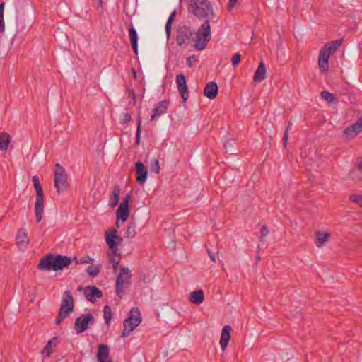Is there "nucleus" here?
I'll return each mask as SVG.
<instances>
[{"instance_id": "nucleus-23", "label": "nucleus", "mask_w": 362, "mask_h": 362, "mask_svg": "<svg viewBox=\"0 0 362 362\" xmlns=\"http://www.w3.org/2000/svg\"><path fill=\"white\" fill-rule=\"evenodd\" d=\"M129 41L132 48L136 54H138V34L132 23L129 28Z\"/></svg>"}, {"instance_id": "nucleus-32", "label": "nucleus", "mask_w": 362, "mask_h": 362, "mask_svg": "<svg viewBox=\"0 0 362 362\" xmlns=\"http://www.w3.org/2000/svg\"><path fill=\"white\" fill-rule=\"evenodd\" d=\"M321 98L326 100L328 103L337 104L338 99L333 93H331L327 90H322L320 93Z\"/></svg>"}, {"instance_id": "nucleus-49", "label": "nucleus", "mask_w": 362, "mask_h": 362, "mask_svg": "<svg viewBox=\"0 0 362 362\" xmlns=\"http://www.w3.org/2000/svg\"><path fill=\"white\" fill-rule=\"evenodd\" d=\"M171 25H172V23H170V21H167L166 24H165V32H166L168 37H169L170 33H171Z\"/></svg>"}, {"instance_id": "nucleus-51", "label": "nucleus", "mask_w": 362, "mask_h": 362, "mask_svg": "<svg viewBox=\"0 0 362 362\" xmlns=\"http://www.w3.org/2000/svg\"><path fill=\"white\" fill-rule=\"evenodd\" d=\"M128 94H129V96L132 98V100L133 101V103L134 104L136 103V95H135L134 90L133 89L128 90Z\"/></svg>"}, {"instance_id": "nucleus-33", "label": "nucleus", "mask_w": 362, "mask_h": 362, "mask_svg": "<svg viewBox=\"0 0 362 362\" xmlns=\"http://www.w3.org/2000/svg\"><path fill=\"white\" fill-rule=\"evenodd\" d=\"M136 233V223L134 218L132 217L126 230V238H132L135 236Z\"/></svg>"}, {"instance_id": "nucleus-61", "label": "nucleus", "mask_w": 362, "mask_h": 362, "mask_svg": "<svg viewBox=\"0 0 362 362\" xmlns=\"http://www.w3.org/2000/svg\"><path fill=\"white\" fill-rule=\"evenodd\" d=\"M260 259L259 256L256 257V259L259 260Z\"/></svg>"}, {"instance_id": "nucleus-3", "label": "nucleus", "mask_w": 362, "mask_h": 362, "mask_svg": "<svg viewBox=\"0 0 362 362\" xmlns=\"http://www.w3.org/2000/svg\"><path fill=\"white\" fill-rule=\"evenodd\" d=\"M54 185L58 194L65 192L70 187L68 175L59 163L54 165Z\"/></svg>"}, {"instance_id": "nucleus-47", "label": "nucleus", "mask_w": 362, "mask_h": 362, "mask_svg": "<svg viewBox=\"0 0 362 362\" xmlns=\"http://www.w3.org/2000/svg\"><path fill=\"white\" fill-rule=\"evenodd\" d=\"M131 199H132L131 193L127 194L124 197L123 201L120 203V205H123V206H129V202L131 200Z\"/></svg>"}, {"instance_id": "nucleus-38", "label": "nucleus", "mask_w": 362, "mask_h": 362, "mask_svg": "<svg viewBox=\"0 0 362 362\" xmlns=\"http://www.w3.org/2000/svg\"><path fill=\"white\" fill-rule=\"evenodd\" d=\"M235 144V140L233 139H228L224 143V148L226 151H230L231 153H233V147Z\"/></svg>"}, {"instance_id": "nucleus-29", "label": "nucleus", "mask_w": 362, "mask_h": 362, "mask_svg": "<svg viewBox=\"0 0 362 362\" xmlns=\"http://www.w3.org/2000/svg\"><path fill=\"white\" fill-rule=\"evenodd\" d=\"M108 257L110 262L112 264V269L114 271L117 269V267L121 260V254L116 250V254H113L112 251L108 253Z\"/></svg>"}, {"instance_id": "nucleus-55", "label": "nucleus", "mask_w": 362, "mask_h": 362, "mask_svg": "<svg viewBox=\"0 0 362 362\" xmlns=\"http://www.w3.org/2000/svg\"><path fill=\"white\" fill-rule=\"evenodd\" d=\"M175 15H176V10L175 9L170 15L168 21H170V23H173V21H174L175 19Z\"/></svg>"}, {"instance_id": "nucleus-25", "label": "nucleus", "mask_w": 362, "mask_h": 362, "mask_svg": "<svg viewBox=\"0 0 362 362\" xmlns=\"http://www.w3.org/2000/svg\"><path fill=\"white\" fill-rule=\"evenodd\" d=\"M266 66L262 61L259 64L257 70L253 76V81L255 82H261L266 78Z\"/></svg>"}, {"instance_id": "nucleus-2", "label": "nucleus", "mask_w": 362, "mask_h": 362, "mask_svg": "<svg viewBox=\"0 0 362 362\" xmlns=\"http://www.w3.org/2000/svg\"><path fill=\"white\" fill-rule=\"evenodd\" d=\"M188 9L199 18L211 19L214 16L210 1H190Z\"/></svg>"}, {"instance_id": "nucleus-43", "label": "nucleus", "mask_w": 362, "mask_h": 362, "mask_svg": "<svg viewBox=\"0 0 362 362\" xmlns=\"http://www.w3.org/2000/svg\"><path fill=\"white\" fill-rule=\"evenodd\" d=\"M151 170L156 173H158L160 172V164L158 160L155 159L151 161Z\"/></svg>"}, {"instance_id": "nucleus-14", "label": "nucleus", "mask_w": 362, "mask_h": 362, "mask_svg": "<svg viewBox=\"0 0 362 362\" xmlns=\"http://www.w3.org/2000/svg\"><path fill=\"white\" fill-rule=\"evenodd\" d=\"M169 105V100H163L158 102L152 110L151 120L155 121L158 117L161 116L163 114H165L167 112Z\"/></svg>"}, {"instance_id": "nucleus-40", "label": "nucleus", "mask_w": 362, "mask_h": 362, "mask_svg": "<svg viewBox=\"0 0 362 362\" xmlns=\"http://www.w3.org/2000/svg\"><path fill=\"white\" fill-rule=\"evenodd\" d=\"M291 126H292V123L291 122H288V125L286 127V129H285V131L284 133V136H283V142H284V146H287L288 139V130Z\"/></svg>"}, {"instance_id": "nucleus-37", "label": "nucleus", "mask_w": 362, "mask_h": 362, "mask_svg": "<svg viewBox=\"0 0 362 362\" xmlns=\"http://www.w3.org/2000/svg\"><path fill=\"white\" fill-rule=\"evenodd\" d=\"M54 341H55L54 345L56 346L57 342V338H53L52 340L48 341V342L47 343V344L45 345V346L44 347V349L42 351V354L44 356H47V357L50 356V354L52 352V350H51L52 343Z\"/></svg>"}, {"instance_id": "nucleus-52", "label": "nucleus", "mask_w": 362, "mask_h": 362, "mask_svg": "<svg viewBox=\"0 0 362 362\" xmlns=\"http://www.w3.org/2000/svg\"><path fill=\"white\" fill-rule=\"evenodd\" d=\"M5 30V23L4 20V16H0V33L4 32Z\"/></svg>"}, {"instance_id": "nucleus-30", "label": "nucleus", "mask_w": 362, "mask_h": 362, "mask_svg": "<svg viewBox=\"0 0 362 362\" xmlns=\"http://www.w3.org/2000/svg\"><path fill=\"white\" fill-rule=\"evenodd\" d=\"M11 136L6 132H1L0 134V150L6 151L8 148L11 143Z\"/></svg>"}, {"instance_id": "nucleus-21", "label": "nucleus", "mask_w": 362, "mask_h": 362, "mask_svg": "<svg viewBox=\"0 0 362 362\" xmlns=\"http://www.w3.org/2000/svg\"><path fill=\"white\" fill-rule=\"evenodd\" d=\"M231 330H232V328L230 325H225L222 329L221 336V339H220V345L223 350L226 349V348L227 347V346L230 340Z\"/></svg>"}, {"instance_id": "nucleus-15", "label": "nucleus", "mask_w": 362, "mask_h": 362, "mask_svg": "<svg viewBox=\"0 0 362 362\" xmlns=\"http://www.w3.org/2000/svg\"><path fill=\"white\" fill-rule=\"evenodd\" d=\"M84 294L87 300L95 303V298L103 297V292L95 286L90 285L86 287Z\"/></svg>"}, {"instance_id": "nucleus-22", "label": "nucleus", "mask_w": 362, "mask_h": 362, "mask_svg": "<svg viewBox=\"0 0 362 362\" xmlns=\"http://www.w3.org/2000/svg\"><path fill=\"white\" fill-rule=\"evenodd\" d=\"M130 214V209L129 206H125L123 205H119V207L116 212V216H117V222H116V226L119 228V223L118 221L121 220L122 222H125L129 216Z\"/></svg>"}, {"instance_id": "nucleus-60", "label": "nucleus", "mask_w": 362, "mask_h": 362, "mask_svg": "<svg viewBox=\"0 0 362 362\" xmlns=\"http://www.w3.org/2000/svg\"><path fill=\"white\" fill-rule=\"evenodd\" d=\"M129 1H124V11L126 12V6H127V3H129Z\"/></svg>"}, {"instance_id": "nucleus-12", "label": "nucleus", "mask_w": 362, "mask_h": 362, "mask_svg": "<svg viewBox=\"0 0 362 362\" xmlns=\"http://www.w3.org/2000/svg\"><path fill=\"white\" fill-rule=\"evenodd\" d=\"M362 132V117H360L355 123L348 127L343 132V136L347 139H351Z\"/></svg>"}, {"instance_id": "nucleus-13", "label": "nucleus", "mask_w": 362, "mask_h": 362, "mask_svg": "<svg viewBox=\"0 0 362 362\" xmlns=\"http://www.w3.org/2000/svg\"><path fill=\"white\" fill-rule=\"evenodd\" d=\"M136 181L139 185H144L148 177L147 168L141 161H137L135 163Z\"/></svg>"}, {"instance_id": "nucleus-41", "label": "nucleus", "mask_w": 362, "mask_h": 362, "mask_svg": "<svg viewBox=\"0 0 362 362\" xmlns=\"http://www.w3.org/2000/svg\"><path fill=\"white\" fill-rule=\"evenodd\" d=\"M269 233V230L266 225H264L262 226L261 230H260V238L259 241L262 243V244L264 243V238L266 237Z\"/></svg>"}, {"instance_id": "nucleus-17", "label": "nucleus", "mask_w": 362, "mask_h": 362, "mask_svg": "<svg viewBox=\"0 0 362 362\" xmlns=\"http://www.w3.org/2000/svg\"><path fill=\"white\" fill-rule=\"evenodd\" d=\"M60 307L62 309L64 308L69 311H74V300L71 291L67 290L63 293Z\"/></svg>"}, {"instance_id": "nucleus-26", "label": "nucleus", "mask_w": 362, "mask_h": 362, "mask_svg": "<svg viewBox=\"0 0 362 362\" xmlns=\"http://www.w3.org/2000/svg\"><path fill=\"white\" fill-rule=\"evenodd\" d=\"M16 244L18 246L26 247L29 243L28 234L25 228H21L16 237Z\"/></svg>"}, {"instance_id": "nucleus-18", "label": "nucleus", "mask_w": 362, "mask_h": 362, "mask_svg": "<svg viewBox=\"0 0 362 362\" xmlns=\"http://www.w3.org/2000/svg\"><path fill=\"white\" fill-rule=\"evenodd\" d=\"M330 55L329 53L325 52V49L321 48L319 57H318V66L321 72L325 73L329 69V59Z\"/></svg>"}, {"instance_id": "nucleus-24", "label": "nucleus", "mask_w": 362, "mask_h": 362, "mask_svg": "<svg viewBox=\"0 0 362 362\" xmlns=\"http://www.w3.org/2000/svg\"><path fill=\"white\" fill-rule=\"evenodd\" d=\"M343 42L342 39H337L336 40L327 42L322 48L325 49V52L331 56L333 54L341 45Z\"/></svg>"}, {"instance_id": "nucleus-6", "label": "nucleus", "mask_w": 362, "mask_h": 362, "mask_svg": "<svg viewBox=\"0 0 362 362\" xmlns=\"http://www.w3.org/2000/svg\"><path fill=\"white\" fill-rule=\"evenodd\" d=\"M33 185L36 192L35 214L36 216V221L39 223L41 221L42 218V214L45 207V197L40 182L34 184Z\"/></svg>"}, {"instance_id": "nucleus-34", "label": "nucleus", "mask_w": 362, "mask_h": 362, "mask_svg": "<svg viewBox=\"0 0 362 362\" xmlns=\"http://www.w3.org/2000/svg\"><path fill=\"white\" fill-rule=\"evenodd\" d=\"M141 115H139L136 118V137H135V145L136 146H139L141 144Z\"/></svg>"}, {"instance_id": "nucleus-28", "label": "nucleus", "mask_w": 362, "mask_h": 362, "mask_svg": "<svg viewBox=\"0 0 362 362\" xmlns=\"http://www.w3.org/2000/svg\"><path fill=\"white\" fill-rule=\"evenodd\" d=\"M329 234L322 231H317L315 233V245L317 247H322L328 240Z\"/></svg>"}, {"instance_id": "nucleus-62", "label": "nucleus", "mask_w": 362, "mask_h": 362, "mask_svg": "<svg viewBox=\"0 0 362 362\" xmlns=\"http://www.w3.org/2000/svg\"><path fill=\"white\" fill-rule=\"evenodd\" d=\"M81 289H82V287H81V286L78 287V291H81Z\"/></svg>"}, {"instance_id": "nucleus-44", "label": "nucleus", "mask_w": 362, "mask_h": 362, "mask_svg": "<svg viewBox=\"0 0 362 362\" xmlns=\"http://www.w3.org/2000/svg\"><path fill=\"white\" fill-rule=\"evenodd\" d=\"M240 59H241V55L240 53H236L235 54L233 57H232V59H231V62H232V65L234 66V67H236L239 64H240Z\"/></svg>"}, {"instance_id": "nucleus-31", "label": "nucleus", "mask_w": 362, "mask_h": 362, "mask_svg": "<svg viewBox=\"0 0 362 362\" xmlns=\"http://www.w3.org/2000/svg\"><path fill=\"white\" fill-rule=\"evenodd\" d=\"M119 194L120 189L119 187L117 185L112 190V197L111 198L108 204L110 208H114L118 204L119 200Z\"/></svg>"}, {"instance_id": "nucleus-16", "label": "nucleus", "mask_w": 362, "mask_h": 362, "mask_svg": "<svg viewBox=\"0 0 362 362\" xmlns=\"http://www.w3.org/2000/svg\"><path fill=\"white\" fill-rule=\"evenodd\" d=\"M96 357L98 362H112L109 346L104 344H98Z\"/></svg>"}, {"instance_id": "nucleus-11", "label": "nucleus", "mask_w": 362, "mask_h": 362, "mask_svg": "<svg viewBox=\"0 0 362 362\" xmlns=\"http://www.w3.org/2000/svg\"><path fill=\"white\" fill-rule=\"evenodd\" d=\"M55 255L48 254L39 262L37 269L42 271H55Z\"/></svg>"}, {"instance_id": "nucleus-5", "label": "nucleus", "mask_w": 362, "mask_h": 362, "mask_svg": "<svg viewBox=\"0 0 362 362\" xmlns=\"http://www.w3.org/2000/svg\"><path fill=\"white\" fill-rule=\"evenodd\" d=\"M130 279L131 274L129 268L121 267L115 281V292L119 297L124 293V288L130 284Z\"/></svg>"}, {"instance_id": "nucleus-39", "label": "nucleus", "mask_w": 362, "mask_h": 362, "mask_svg": "<svg viewBox=\"0 0 362 362\" xmlns=\"http://www.w3.org/2000/svg\"><path fill=\"white\" fill-rule=\"evenodd\" d=\"M350 200L352 202L357 204L359 206L362 207V196L361 195L356 194H351L350 196Z\"/></svg>"}, {"instance_id": "nucleus-56", "label": "nucleus", "mask_w": 362, "mask_h": 362, "mask_svg": "<svg viewBox=\"0 0 362 362\" xmlns=\"http://www.w3.org/2000/svg\"><path fill=\"white\" fill-rule=\"evenodd\" d=\"M5 6V1H1L0 4V16H4V11Z\"/></svg>"}, {"instance_id": "nucleus-58", "label": "nucleus", "mask_w": 362, "mask_h": 362, "mask_svg": "<svg viewBox=\"0 0 362 362\" xmlns=\"http://www.w3.org/2000/svg\"><path fill=\"white\" fill-rule=\"evenodd\" d=\"M33 185L40 182V180L36 175L33 177Z\"/></svg>"}, {"instance_id": "nucleus-50", "label": "nucleus", "mask_w": 362, "mask_h": 362, "mask_svg": "<svg viewBox=\"0 0 362 362\" xmlns=\"http://www.w3.org/2000/svg\"><path fill=\"white\" fill-rule=\"evenodd\" d=\"M196 60V56L192 55L187 59V64L189 67L192 66V63Z\"/></svg>"}, {"instance_id": "nucleus-1", "label": "nucleus", "mask_w": 362, "mask_h": 362, "mask_svg": "<svg viewBox=\"0 0 362 362\" xmlns=\"http://www.w3.org/2000/svg\"><path fill=\"white\" fill-rule=\"evenodd\" d=\"M141 322V317L139 309L134 307L128 314V317L123 322L124 329L122 332L121 337H128Z\"/></svg>"}, {"instance_id": "nucleus-20", "label": "nucleus", "mask_w": 362, "mask_h": 362, "mask_svg": "<svg viewBox=\"0 0 362 362\" xmlns=\"http://www.w3.org/2000/svg\"><path fill=\"white\" fill-rule=\"evenodd\" d=\"M218 87L215 81H211L205 86L204 89V95L210 100L216 98L218 95Z\"/></svg>"}, {"instance_id": "nucleus-42", "label": "nucleus", "mask_w": 362, "mask_h": 362, "mask_svg": "<svg viewBox=\"0 0 362 362\" xmlns=\"http://www.w3.org/2000/svg\"><path fill=\"white\" fill-rule=\"evenodd\" d=\"M74 259L76 260V264H87L91 261L93 260V258H90L89 256H85V257H81V259H77L76 257L74 258Z\"/></svg>"}, {"instance_id": "nucleus-36", "label": "nucleus", "mask_w": 362, "mask_h": 362, "mask_svg": "<svg viewBox=\"0 0 362 362\" xmlns=\"http://www.w3.org/2000/svg\"><path fill=\"white\" fill-rule=\"evenodd\" d=\"M100 264L89 266L86 269V272L90 276L95 277L97 276L100 273Z\"/></svg>"}, {"instance_id": "nucleus-9", "label": "nucleus", "mask_w": 362, "mask_h": 362, "mask_svg": "<svg viewBox=\"0 0 362 362\" xmlns=\"http://www.w3.org/2000/svg\"><path fill=\"white\" fill-rule=\"evenodd\" d=\"M192 32L190 28L187 26H182L177 29V36H176V42L177 45L182 46L183 45L188 42L192 36Z\"/></svg>"}, {"instance_id": "nucleus-54", "label": "nucleus", "mask_w": 362, "mask_h": 362, "mask_svg": "<svg viewBox=\"0 0 362 362\" xmlns=\"http://www.w3.org/2000/svg\"><path fill=\"white\" fill-rule=\"evenodd\" d=\"M206 251H207V253H208L211 260L214 262L216 261V259H215V255L209 248H206Z\"/></svg>"}, {"instance_id": "nucleus-46", "label": "nucleus", "mask_w": 362, "mask_h": 362, "mask_svg": "<svg viewBox=\"0 0 362 362\" xmlns=\"http://www.w3.org/2000/svg\"><path fill=\"white\" fill-rule=\"evenodd\" d=\"M73 311H69V310L64 309L62 307L59 308V313L60 315L63 316V317L65 319L68 317Z\"/></svg>"}, {"instance_id": "nucleus-48", "label": "nucleus", "mask_w": 362, "mask_h": 362, "mask_svg": "<svg viewBox=\"0 0 362 362\" xmlns=\"http://www.w3.org/2000/svg\"><path fill=\"white\" fill-rule=\"evenodd\" d=\"M239 4H240V1H228V5H227L228 11L230 12L232 11V9L234 7L238 6Z\"/></svg>"}, {"instance_id": "nucleus-27", "label": "nucleus", "mask_w": 362, "mask_h": 362, "mask_svg": "<svg viewBox=\"0 0 362 362\" xmlns=\"http://www.w3.org/2000/svg\"><path fill=\"white\" fill-rule=\"evenodd\" d=\"M204 294L202 289L192 291L190 293L189 301L196 305H200L204 302Z\"/></svg>"}, {"instance_id": "nucleus-10", "label": "nucleus", "mask_w": 362, "mask_h": 362, "mask_svg": "<svg viewBox=\"0 0 362 362\" xmlns=\"http://www.w3.org/2000/svg\"><path fill=\"white\" fill-rule=\"evenodd\" d=\"M176 83L179 93L182 99V102L185 103L189 97V90L187 86L186 77L183 74L177 75Z\"/></svg>"}, {"instance_id": "nucleus-53", "label": "nucleus", "mask_w": 362, "mask_h": 362, "mask_svg": "<svg viewBox=\"0 0 362 362\" xmlns=\"http://www.w3.org/2000/svg\"><path fill=\"white\" fill-rule=\"evenodd\" d=\"M64 319V318L63 317V316L58 314L55 319V322H54L55 325H60Z\"/></svg>"}, {"instance_id": "nucleus-57", "label": "nucleus", "mask_w": 362, "mask_h": 362, "mask_svg": "<svg viewBox=\"0 0 362 362\" xmlns=\"http://www.w3.org/2000/svg\"><path fill=\"white\" fill-rule=\"evenodd\" d=\"M97 9H100L101 11L103 10V1H98V6H97Z\"/></svg>"}, {"instance_id": "nucleus-35", "label": "nucleus", "mask_w": 362, "mask_h": 362, "mask_svg": "<svg viewBox=\"0 0 362 362\" xmlns=\"http://www.w3.org/2000/svg\"><path fill=\"white\" fill-rule=\"evenodd\" d=\"M103 313L105 323L107 325V327H109L110 322L112 318L111 307L108 305H105L103 308Z\"/></svg>"}, {"instance_id": "nucleus-59", "label": "nucleus", "mask_w": 362, "mask_h": 362, "mask_svg": "<svg viewBox=\"0 0 362 362\" xmlns=\"http://www.w3.org/2000/svg\"><path fill=\"white\" fill-rule=\"evenodd\" d=\"M132 73L134 78H136L137 75H136V69L134 68L132 69Z\"/></svg>"}, {"instance_id": "nucleus-45", "label": "nucleus", "mask_w": 362, "mask_h": 362, "mask_svg": "<svg viewBox=\"0 0 362 362\" xmlns=\"http://www.w3.org/2000/svg\"><path fill=\"white\" fill-rule=\"evenodd\" d=\"M132 120V116L129 113H124L122 115V118L121 119L119 123L120 124H127L129 122H130Z\"/></svg>"}, {"instance_id": "nucleus-7", "label": "nucleus", "mask_w": 362, "mask_h": 362, "mask_svg": "<svg viewBox=\"0 0 362 362\" xmlns=\"http://www.w3.org/2000/svg\"><path fill=\"white\" fill-rule=\"evenodd\" d=\"M95 322V317L92 313L81 315L75 320L74 328L77 334L83 333L92 326Z\"/></svg>"}, {"instance_id": "nucleus-8", "label": "nucleus", "mask_w": 362, "mask_h": 362, "mask_svg": "<svg viewBox=\"0 0 362 362\" xmlns=\"http://www.w3.org/2000/svg\"><path fill=\"white\" fill-rule=\"evenodd\" d=\"M116 229H112L109 232H105V240L110 250L112 251L113 254H116V250H118V246L121 245L123 238L117 234Z\"/></svg>"}, {"instance_id": "nucleus-19", "label": "nucleus", "mask_w": 362, "mask_h": 362, "mask_svg": "<svg viewBox=\"0 0 362 362\" xmlns=\"http://www.w3.org/2000/svg\"><path fill=\"white\" fill-rule=\"evenodd\" d=\"M55 271L63 270L67 268L71 263V259L67 256H62L59 254L55 255Z\"/></svg>"}, {"instance_id": "nucleus-4", "label": "nucleus", "mask_w": 362, "mask_h": 362, "mask_svg": "<svg viewBox=\"0 0 362 362\" xmlns=\"http://www.w3.org/2000/svg\"><path fill=\"white\" fill-rule=\"evenodd\" d=\"M211 27L209 20H206L196 33L197 42L194 47L197 50H203L210 40Z\"/></svg>"}]
</instances>
